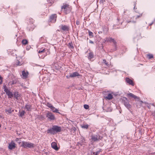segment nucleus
I'll use <instances>...</instances> for the list:
<instances>
[{"label": "nucleus", "instance_id": "nucleus-49", "mask_svg": "<svg viewBox=\"0 0 155 155\" xmlns=\"http://www.w3.org/2000/svg\"><path fill=\"white\" fill-rule=\"evenodd\" d=\"M152 23H152L151 24H150V25H151Z\"/></svg>", "mask_w": 155, "mask_h": 155}, {"label": "nucleus", "instance_id": "nucleus-9", "mask_svg": "<svg viewBox=\"0 0 155 155\" xmlns=\"http://www.w3.org/2000/svg\"><path fill=\"white\" fill-rule=\"evenodd\" d=\"M17 61L16 62V64L17 65L21 66L23 64L22 59L21 57H16Z\"/></svg>", "mask_w": 155, "mask_h": 155}, {"label": "nucleus", "instance_id": "nucleus-16", "mask_svg": "<svg viewBox=\"0 0 155 155\" xmlns=\"http://www.w3.org/2000/svg\"><path fill=\"white\" fill-rule=\"evenodd\" d=\"M126 82L129 84H130L132 86L134 85V83L132 80H131L129 78H126Z\"/></svg>", "mask_w": 155, "mask_h": 155}, {"label": "nucleus", "instance_id": "nucleus-27", "mask_svg": "<svg viewBox=\"0 0 155 155\" xmlns=\"http://www.w3.org/2000/svg\"><path fill=\"white\" fill-rule=\"evenodd\" d=\"M81 126L83 128L87 129L88 127V125L87 124H84L81 125Z\"/></svg>", "mask_w": 155, "mask_h": 155}, {"label": "nucleus", "instance_id": "nucleus-35", "mask_svg": "<svg viewBox=\"0 0 155 155\" xmlns=\"http://www.w3.org/2000/svg\"><path fill=\"white\" fill-rule=\"evenodd\" d=\"M46 105H47V106L50 108V109L53 106L51 104L49 103H47L46 104Z\"/></svg>", "mask_w": 155, "mask_h": 155}, {"label": "nucleus", "instance_id": "nucleus-43", "mask_svg": "<svg viewBox=\"0 0 155 155\" xmlns=\"http://www.w3.org/2000/svg\"><path fill=\"white\" fill-rule=\"evenodd\" d=\"M76 24L77 25H79V21H78L77 20L76 22Z\"/></svg>", "mask_w": 155, "mask_h": 155}, {"label": "nucleus", "instance_id": "nucleus-24", "mask_svg": "<svg viewBox=\"0 0 155 155\" xmlns=\"http://www.w3.org/2000/svg\"><path fill=\"white\" fill-rule=\"evenodd\" d=\"M130 11L128 9H125L124 11V14L125 15H130Z\"/></svg>", "mask_w": 155, "mask_h": 155}, {"label": "nucleus", "instance_id": "nucleus-40", "mask_svg": "<svg viewBox=\"0 0 155 155\" xmlns=\"http://www.w3.org/2000/svg\"><path fill=\"white\" fill-rule=\"evenodd\" d=\"M100 152V150H99L98 151H97L96 152H95L93 154H94V155H97Z\"/></svg>", "mask_w": 155, "mask_h": 155}, {"label": "nucleus", "instance_id": "nucleus-23", "mask_svg": "<svg viewBox=\"0 0 155 155\" xmlns=\"http://www.w3.org/2000/svg\"><path fill=\"white\" fill-rule=\"evenodd\" d=\"M51 110L54 112H56L60 114V113L58 111V110L55 107H54L53 106L51 108Z\"/></svg>", "mask_w": 155, "mask_h": 155}, {"label": "nucleus", "instance_id": "nucleus-39", "mask_svg": "<svg viewBox=\"0 0 155 155\" xmlns=\"http://www.w3.org/2000/svg\"><path fill=\"white\" fill-rule=\"evenodd\" d=\"M84 107L85 109H88L89 108V106L87 104H84Z\"/></svg>", "mask_w": 155, "mask_h": 155}, {"label": "nucleus", "instance_id": "nucleus-13", "mask_svg": "<svg viewBox=\"0 0 155 155\" xmlns=\"http://www.w3.org/2000/svg\"><path fill=\"white\" fill-rule=\"evenodd\" d=\"M53 127L55 133L56 132H60L61 131V129L60 127L56 126H53Z\"/></svg>", "mask_w": 155, "mask_h": 155}, {"label": "nucleus", "instance_id": "nucleus-29", "mask_svg": "<svg viewBox=\"0 0 155 155\" xmlns=\"http://www.w3.org/2000/svg\"><path fill=\"white\" fill-rule=\"evenodd\" d=\"M4 91L6 92L7 94L8 92L9 91L8 90V89L6 87L5 85H4Z\"/></svg>", "mask_w": 155, "mask_h": 155}, {"label": "nucleus", "instance_id": "nucleus-30", "mask_svg": "<svg viewBox=\"0 0 155 155\" xmlns=\"http://www.w3.org/2000/svg\"><path fill=\"white\" fill-rule=\"evenodd\" d=\"M17 82V80H12V81H11L9 82V84H13L16 83Z\"/></svg>", "mask_w": 155, "mask_h": 155}, {"label": "nucleus", "instance_id": "nucleus-14", "mask_svg": "<svg viewBox=\"0 0 155 155\" xmlns=\"http://www.w3.org/2000/svg\"><path fill=\"white\" fill-rule=\"evenodd\" d=\"M60 28L63 31H67L68 30L69 27L68 26L65 25H61L60 26Z\"/></svg>", "mask_w": 155, "mask_h": 155}, {"label": "nucleus", "instance_id": "nucleus-1", "mask_svg": "<svg viewBox=\"0 0 155 155\" xmlns=\"http://www.w3.org/2000/svg\"><path fill=\"white\" fill-rule=\"evenodd\" d=\"M47 49L45 48H41L38 51V55L39 57L43 58L47 55Z\"/></svg>", "mask_w": 155, "mask_h": 155}, {"label": "nucleus", "instance_id": "nucleus-38", "mask_svg": "<svg viewBox=\"0 0 155 155\" xmlns=\"http://www.w3.org/2000/svg\"><path fill=\"white\" fill-rule=\"evenodd\" d=\"M68 46L71 48H74L72 43H69L68 45Z\"/></svg>", "mask_w": 155, "mask_h": 155}, {"label": "nucleus", "instance_id": "nucleus-5", "mask_svg": "<svg viewBox=\"0 0 155 155\" xmlns=\"http://www.w3.org/2000/svg\"><path fill=\"white\" fill-rule=\"evenodd\" d=\"M141 15H137L134 16L132 18H131L130 20H127V22L128 23H135L136 22V19L139 17H140Z\"/></svg>", "mask_w": 155, "mask_h": 155}, {"label": "nucleus", "instance_id": "nucleus-4", "mask_svg": "<svg viewBox=\"0 0 155 155\" xmlns=\"http://www.w3.org/2000/svg\"><path fill=\"white\" fill-rule=\"evenodd\" d=\"M123 100L124 101V103L125 106L128 109L130 108L131 106L129 104V101L127 99L126 97H123Z\"/></svg>", "mask_w": 155, "mask_h": 155}, {"label": "nucleus", "instance_id": "nucleus-41", "mask_svg": "<svg viewBox=\"0 0 155 155\" xmlns=\"http://www.w3.org/2000/svg\"><path fill=\"white\" fill-rule=\"evenodd\" d=\"M103 62L105 63V64L107 66L108 65V64L107 63V62L105 60H103Z\"/></svg>", "mask_w": 155, "mask_h": 155}, {"label": "nucleus", "instance_id": "nucleus-17", "mask_svg": "<svg viewBox=\"0 0 155 155\" xmlns=\"http://www.w3.org/2000/svg\"><path fill=\"white\" fill-rule=\"evenodd\" d=\"M51 146L55 150H58V148L57 147V144L56 143L54 142L52 143L51 144Z\"/></svg>", "mask_w": 155, "mask_h": 155}, {"label": "nucleus", "instance_id": "nucleus-2", "mask_svg": "<svg viewBox=\"0 0 155 155\" xmlns=\"http://www.w3.org/2000/svg\"><path fill=\"white\" fill-rule=\"evenodd\" d=\"M21 146L25 148L27 147L31 148L34 147L35 145L34 144L30 142L22 141Z\"/></svg>", "mask_w": 155, "mask_h": 155}, {"label": "nucleus", "instance_id": "nucleus-32", "mask_svg": "<svg viewBox=\"0 0 155 155\" xmlns=\"http://www.w3.org/2000/svg\"><path fill=\"white\" fill-rule=\"evenodd\" d=\"M13 111V110H12L11 108H9L8 109L6 110V111L9 114L11 113Z\"/></svg>", "mask_w": 155, "mask_h": 155}, {"label": "nucleus", "instance_id": "nucleus-10", "mask_svg": "<svg viewBox=\"0 0 155 155\" xmlns=\"http://www.w3.org/2000/svg\"><path fill=\"white\" fill-rule=\"evenodd\" d=\"M16 144L15 143L12 141L11 142L9 143L8 147L10 150H12L15 148Z\"/></svg>", "mask_w": 155, "mask_h": 155}, {"label": "nucleus", "instance_id": "nucleus-47", "mask_svg": "<svg viewBox=\"0 0 155 155\" xmlns=\"http://www.w3.org/2000/svg\"><path fill=\"white\" fill-rule=\"evenodd\" d=\"M26 49H27V50H28V49H28V48H26Z\"/></svg>", "mask_w": 155, "mask_h": 155}, {"label": "nucleus", "instance_id": "nucleus-44", "mask_svg": "<svg viewBox=\"0 0 155 155\" xmlns=\"http://www.w3.org/2000/svg\"><path fill=\"white\" fill-rule=\"evenodd\" d=\"M89 42L90 43H91V44H93L94 43H93V42L91 41V40H90V41H89Z\"/></svg>", "mask_w": 155, "mask_h": 155}, {"label": "nucleus", "instance_id": "nucleus-3", "mask_svg": "<svg viewBox=\"0 0 155 155\" xmlns=\"http://www.w3.org/2000/svg\"><path fill=\"white\" fill-rule=\"evenodd\" d=\"M62 10L65 14H67L71 11V7L68 5H65L62 7Z\"/></svg>", "mask_w": 155, "mask_h": 155}, {"label": "nucleus", "instance_id": "nucleus-15", "mask_svg": "<svg viewBox=\"0 0 155 155\" xmlns=\"http://www.w3.org/2000/svg\"><path fill=\"white\" fill-rule=\"evenodd\" d=\"M127 96L128 97H131L134 98L135 99H138L139 100V98L137 97V96L134 95L133 94L131 93H129L127 94Z\"/></svg>", "mask_w": 155, "mask_h": 155}, {"label": "nucleus", "instance_id": "nucleus-46", "mask_svg": "<svg viewBox=\"0 0 155 155\" xmlns=\"http://www.w3.org/2000/svg\"><path fill=\"white\" fill-rule=\"evenodd\" d=\"M18 143L19 144H20V143H21V144H22V142H18Z\"/></svg>", "mask_w": 155, "mask_h": 155}, {"label": "nucleus", "instance_id": "nucleus-7", "mask_svg": "<svg viewBox=\"0 0 155 155\" xmlns=\"http://www.w3.org/2000/svg\"><path fill=\"white\" fill-rule=\"evenodd\" d=\"M92 140L94 142L99 141L100 139V136L99 135H93L91 136Z\"/></svg>", "mask_w": 155, "mask_h": 155}, {"label": "nucleus", "instance_id": "nucleus-37", "mask_svg": "<svg viewBox=\"0 0 155 155\" xmlns=\"http://www.w3.org/2000/svg\"><path fill=\"white\" fill-rule=\"evenodd\" d=\"M89 35L90 36H91V37H93V33L92 32H91L90 31H88Z\"/></svg>", "mask_w": 155, "mask_h": 155}, {"label": "nucleus", "instance_id": "nucleus-33", "mask_svg": "<svg viewBox=\"0 0 155 155\" xmlns=\"http://www.w3.org/2000/svg\"><path fill=\"white\" fill-rule=\"evenodd\" d=\"M55 0H47L48 3L51 5Z\"/></svg>", "mask_w": 155, "mask_h": 155}, {"label": "nucleus", "instance_id": "nucleus-11", "mask_svg": "<svg viewBox=\"0 0 155 155\" xmlns=\"http://www.w3.org/2000/svg\"><path fill=\"white\" fill-rule=\"evenodd\" d=\"M104 41L105 42H112L114 44L116 45V41L113 39L111 38H106L104 39Z\"/></svg>", "mask_w": 155, "mask_h": 155}, {"label": "nucleus", "instance_id": "nucleus-36", "mask_svg": "<svg viewBox=\"0 0 155 155\" xmlns=\"http://www.w3.org/2000/svg\"><path fill=\"white\" fill-rule=\"evenodd\" d=\"M147 57L149 59H150L153 58V56L152 54H148L147 55Z\"/></svg>", "mask_w": 155, "mask_h": 155}, {"label": "nucleus", "instance_id": "nucleus-31", "mask_svg": "<svg viewBox=\"0 0 155 155\" xmlns=\"http://www.w3.org/2000/svg\"><path fill=\"white\" fill-rule=\"evenodd\" d=\"M25 108L28 111H29L31 110V106L29 105H26L25 106Z\"/></svg>", "mask_w": 155, "mask_h": 155}, {"label": "nucleus", "instance_id": "nucleus-19", "mask_svg": "<svg viewBox=\"0 0 155 155\" xmlns=\"http://www.w3.org/2000/svg\"><path fill=\"white\" fill-rule=\"evenodd\" d=\"M28 73L27 71L25 72V71H23L22 74V78H26L28 76Z\"/></svg>", "mask_w": 155, "mask_h": 155}, {"label": "nucleus", "instance_id": "nucleus-18", "mask_svg": "<svg viewBox=\"0 0 155 155\" xmlns=\"http://www.w3.org/2000/svg\"><path fill=\"white\" fill-rule=\"evenodd\" d=\"M47 133L52 134H55L53 127H52L48 129L47 130Z\"/></svg>", "mask_w": 155, "mask_h": 155}, {"label": "nucleus", "instance_id": "nucleus-50", "mask_svg": "<svg viewBox=\"0 0 155 155\" xmlns=\"http://www.w3.org/2000/svg\"><path fill=\"white\" fill-rule=\"evenodd\" d=\"M141 102L143 103V101H141Z\"/></svg>", "mask_w": 155, "mask_h": 155}, {"label": "nucleus", "instance_id": "nucleus-21", "mask_svg": "<svg viewBox=\"0 0 155 155\" xmlns=\"http://www.w3.org/2000/svg\"><path fill=\"white\" fill-rule=\"evenodd\" d=\"M14 95L16 99L18 100L20 98V95L18 94V92H15L14 94Z\"/></svg>", "mask_w": 155, "mask_h": 155}, {"label": "nucleus", "instance_id": "nucleus-34", "mask_svg": "<svg viewBox=\"0 0 155 155\" xmlns=\"http://www.w3.org/2000/svg\"><path fill=\"white\" fill-rule=\"evenodd\" d=\"M19 113L20 116L22 117L24 115L25 112L24 111H22L20 112Z\"/></svg>", "mask_w": 155, "mask_h": 155}, {"label": "nucleus", "instance_id": "nucleus-45", "mask_svg": "<svg viewBox=\"0 0 155 155\" xmlns=\"http://www.w3.org/2000/svg\"><path fill=\"white\" fill-rule=\"evenodd\" d=\"M18 140H19V139L18 138H16L15 140V141H18Z\"/></svg>", "mask_w": 155, "mask_h": 155}, {"label": "nucleus", "instance_id": "nucleus-12", "mask_svg": "<svg viewBox=\"0 0 155 155\" xmlns=\"http://www.w3.org/2000/svg\"><path fill=\"white\" fill-rule=\"evenodd\" d=\"M57 15L55 14L51 15L50 17V21L51 22H55L56 20Z\"/></svg>", "mask_w": 155, "mask_h": 155}, {"label": "nucleus", "instance_id": "nucleus-26", "mask_svg": "<svg viewBox=\"0 0 155 155\" xmlns=\"http://www.w3.org/2000/svg\"><path fill=\"white\" fill-rule=\"evenodd\" d=\"M106 98L108 99V100H110L112 99L113 98V95L110 94H109L107 97H106Z\"/></svg>", "mask_w": 155, "mask_h": 155}, {"label": "nucleus", "instance_id": "nucleus-28", "mask_svg": "<svg viewBox=\"0 0 155 155\" xmlns=\"http://www.w3.org/2000/svg\"><path fill=\"white\" fill-rule=\"evenodd\" d=\"M22 43L23 45H26L28 43V41L26 39H24L22 41Z\"/></svg>", "mask_w": 155, "mask_h": 155}, {"label": "nucleus", "instance_id": "nucleus-20", "mask_svg": "<svg viewBox=\"0 0 155 155\" xmlns=\"http://www.w3.org/2000/svg\"><path fill=\"white\" fill-rule=\"evenodd\" d=\"M94 58L93 54L92 52H90L89 53L88 58L89 60L91 61V59Z\"/></svg>", "mask_w": 155, "mask_h": 155}, {"label": "nucleus", "instance_id": "nucleus-8", "mask_svg": "<svg viewBox=\"0 0 155 155\" xmlns=\"http://www.w3.org/2000/svg\"><path fill=\"white\" fill-rule=\"evenodd\" d=\"M46 116L50 120H53L55 119V117L54 115L50 112H48L46 115Z\"/></svg>", "mask_w": 155, "mask_h": 155}, {"label": "nucleus", "instance_id": "nucleus-42", "mask_svg": "<svg viewBox=\"0 0 155 155\" xmlns=\"http://www.w3.org/2000/svg\"><path fill=\"white\" fill-rule=\"evenodd\" d=\"M2 79L1 77H0V84H2Z\"/></svg>", "mask_w": 155, "mask_h": 155}, {"label": "nucleus", "instance_id": "nucleus-48", "mask_svg": "<svg viewBox=\"0 0 155 155\" xmlns=\"http://www.w3.org/2000/svg\"><path fill=\"white\" fill-rule=\"evenodd\" d=\"M26 49H27V50H28V49H28V48H26Z\"/></svg>", "mask_w": 155, "mask_h": 155}, {"label": "nucleus", "instance_id": "nucleus-6", "mask_svg": "<svg viewBox=\"0 0 155 155\" xmlns=\"http://www.w3.org/2000/svg\"><path fill=\"white\" fill-rule=\"evenodd\" d=\"M80 76L81 75L78 72L76 71L73 73H70L69 75H67L66 77L67 78H74Z\"/></svg>", "mask_w": 155, "mask_h": 155}, {"label": "nucleus", "instance_id": "nucleus-22", "mask_svg": "<svg viewBox=\"0 0 155 155\" xmlns=\"http://www.w3.org/2000/svg\"><path fill=\"white\" fill-rule=\"evenodd\" d=\"M82 140L80 142H78V144H80L81 145H83L85 143V140L84 138L82 137L81 138Z\"/></svg>", "mask_w": 155, "mask_h": 155}, {"label": "nucleus", "instance_id": "nucleus-25", "mask_svg": "<svg viewBox=\"0 0 155 155\" xmlns=\"http://www.w3.org/2000/svg\"><path fill=\"white\" fill-rule=\"evenodd\" d=\"M7 94L8 95V97L9 98H12V97H13V94L10 91H9L8 92V93L6 94Z\"/></svg>", "mask_w": 155, "mask_h": 155}]
</instances>
